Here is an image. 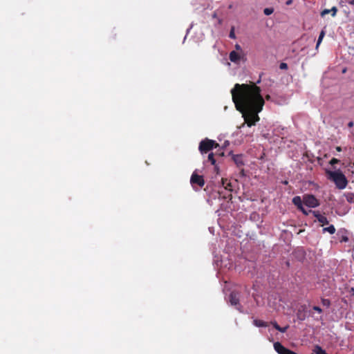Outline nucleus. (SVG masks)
I'll list each match as a JSON object with an SVG mask.
<instances>
[{
	"mask_svg": "<svg viewBox=\"0 0 354 354\" xmlns=\"http://www.w3.org/2000/svg\"><path fill=\"white\" fill-rule=\"evenodd\" d=\"M261 82V77L256 83L251 84H236L231 90L232 100L236 109L243 114L245 122L250 127L255 125L260 118L258 113L261 111L264 105V100L261 95V88L257 84Z\"/></svg>",
	"mask_w": 354,
	"mask_h": 354,
	"instance_id": "nucleus-1",
	"label": "nucleus"
},
{
	"mask_svg": "<svg viewBox=\"0 0 354 354\" xmlns=\"http://www.w3.org/2000/svg\"><path fill=\"white\" fill-rule=\"evenodd\" d=\"M326 173L328 175L329 179L335 183L338 189H343L346 187L348 180L345 175L342 171L339 170L333 171H327Z\"/></svg>",
	"mask_w": 354,
	"mask_h": 354,
	"instance_id": "nucleus-2",
	"label": "nucleus"
},
{
	"mask_svg": "<svg viewBox=\"0 0 354 354\" xmlns=\"http://www.w3.org/2000/svg\"><path fill=\"white\" fill-rule=\"evenodd\" d=\"M217 147H218V144L214 140L205 138L200 142L198 149L203 154Z\"/></svg>",
	"mask_w": 354,
	"mask_h": 354,
	"instance_id": "nucleus-3",
	"label": "nucleus"
},
{
	"mask_svg": "<svg viewBox=\"0 0 354 354\" xmlns=\"http://www.w3.org/2000/svg\"><path fill=\"white\" fill-rule=\"evenodd\" d=\"M240 294L238 292L233 291L229 295V302L236 308L239 312L242 313V306L239 304Z\"/></svg>",
	"mask_w": 354,
	"mask_h": 354,
	"instance_id": "nucleus-4",
	"label": "nucleus"
},
{
	"mask_svg": "<svg viewBox=\"0 0 354 354\" xmlns=\"http://www.w3.org/2000/svg\"><path fill=\"white\" fill-rule=\"evenodd\" d=\"M303 202L308 207L315 208L319 205V202L313 194H305L303 196Z\"/></svg>",
	"mask_w": 354,
	"mask_h": 354,
	"instance_id": "nucleus-5",
	"label": "nucleus"
},
{
	"mask_svg": "<svg viewBox=\"0 0 354 354\" xmlns=\"http://www.w3.org/2000/svg\"><path fill=\"white\" fill-rule=\"evenodd\" d=\"M190 183L193 188L196 189L195 188V185H198L199 187H203L205 185V180L203 176L198 175L196 171H194L191 176Z\"/></svg>",
	"mask_w": 354,
	"mask_h": 354,
	"instance_id": "nucleus-6",
	"label": "nucleus"
},
{
	"mask_svg": "<svg viewBox=\"0 0 354 354\" xmlns=\"http://www.w3.org/2000/svg\"><path fill=\"white\" fill-rule=\"evenodd\" d=\"M303 200L299 196H295L292 198V203L300 210L304 215L307 216L310 213L311 210H306L303 206Z\"/></svg>",
	"mask_w": 354,
	"mask_h": 354,
	"instance_id": "nucleus-7",
	"label": "nucleus"
},
{
	"mask_svg": "<svg viewBox=\"0 0 354 354\" xmlns=\"http://www.w3.org/2000/svg\"><path fill=\"white\" fill-rule=\"evenodd\" d=\"M274 348L278 354H297L295 352L286 348L280 342L274 343Z\"/></svg>",
	"mask_w": 354,
	"mask_h": 354,
	"instance_id": "nucleus-8",
	"label": "nucleus"
},
{
	"mask_svg": "<svg viewBox=\"0 0 354 354\" xmlns=\"http://www.w3.org/2000/svg\"><path fill=\"white\" fill-rule=\"evenodd\" d=\"M307 306L305 304L299 306L297 312V317L300 321H304L308 316Z\"/></svg>",
	"mask_w": 354,
	"mask_h": 354,
	"instance_id": "nucleus-9",
	"label": "nucleus"
},
{
	"mask_svg": "<svg viewBox=\"0 0 354 354\" xmlns=\"http://www.w3.org/2000/svg\"><path fill=\"white\" fill-rule=\"evenodd\" d=\"M244 55V53H240L235 50H232L230 53L229 59L232 62L239 64L241 60L243 59Z\"/></svg>",
	"mask_w": 354,
	"mask_h": 354,
	"instance_id": "nucleus-10",
	"label": "nucleus"
},
{
	"mask_svg": "<svg viewBox=\"0 0 354 354\" xmlns=\"http://www.w3.org/2000/svg\"><path fill=\"white\" fill-rule=\"evenodd\" d=\"M310 213L317 218V220L322 225H328L329 223L328 220L324 216L320 214L319 211H310Z\"/></svg>",
	"mask_w": 354,
	"mask_h": 354,
	"instance_id": "nucleus-11",
	"label": "nucleus"
},
{
	"mask_svg": "<svg viewBox=\"0 0 354 354\" xmlns=\"http://www.w3.org/2000/svg\"><path fill=\"white\" fill-rule=\"evenodd\" d=\"M228 154L232 156L233 161L234 162L237 167H240L244 165L242 154L234 155L232 153V151H230Z\"/></svg>",
	"mask_w": 354,
	"mask_h": 354,
	"instance_id": "nucleus-12",
	"label": "nucleus"
},
{
	"mask_svg": "<svg viewBox=\"0 0 354 354\" xmlns=\"http://www.w3.org/2000/svg\"><path fill=\"white\" fill-rule=\"evenodd\" d=\"M337 9L335 6L333 7L330 10L325 9L321 12V15L324 17L326 14L332 12V16L335 17L337 13Z\"/></svg>",
	"mask_w": 354,
	"mask_h": 354,
	"instance_id": "nucleus-13",
	"label": "nucleus"
},
{
	"mask_svg": "<svg viewBox=\"0 0 354 354\" xmlns=\"http://www.w3.org/2000/svg\"><path fill=\"white\" fill-rule=\"evenodd\" d=\"M253 324L257 327H267L268 324L260 319H254Z\"/></svg>",
	"mask_w": 354,
	"mask_h": 354,
	"instance_id": "nucleus-14",
	"label": "nucleus"
},
{
	"mask_svg": "<svg viewBox=\"0 0 354 354\" xmlns=\"http://www.w3.org/2000/svg\"><path fill=\"white\" fill-rule=\"evenodd\" d=\"M322 232H323V233L328 232L330 234H333L335 232V227H334L333 225H330L328 227H324L322 229Z\"/></svg>",
	"mask_w": 354,
	"mask_h": 354,
	"instance_id": "nucleus-15",
	"label": "nucleus"
},
{
	"mask_svg": "<svg viewBox=\"0 0 354 354\" xmlns=\"http://www.w3.org/2000/svg\"><path fill=\"white\" fill-rule=\"evenodd\" d=\"M325 35H326V31L324 30H322L320 33H319L317 41L316 49L318 48L319 46L322 43V41L323 40V38L324 37Z\"/></svg>",
	"mask_w": 354,
	"mask_h": 354,
	"instance_id": "nucleus-16",
	"label": "nucleus"
},
{
	"mask_svg": "<svg viewBox=\"0 0 354 354\" xmlns=\"http://www.w3.org/2000/svg\"><path fill=\"white\" fill-rule=\"evenodd\" d=\"M346 201L350 203H354V193L348 192L344 194Z\"/></svg>",
	"mask_w": 354,
	"mask_h": 354,
	"instance_id": "nucleus-17",
	"label": "nucleus"
},
{
	"mask_svg": "<svg viewBox=\"0 0 354 354\" xmlns=\"http://www.w3.org/2000/svg\"><path fill=\"white\" fill-rule=\"evenodd\" d=\"M321 301H322V305L326 308H329L330 306V304H331L330 301L328 299L322 298Z\"/></svg>",
	"mask_w": 354,
	"mask_h": 354,
	"instance_id": "nucleus-18",
	"label": "nucleus"
},
{
	"mask_svg": "<svg viewBox=\"0 0 354 354\" xmlns=\"http://www.w3.org/2000/svg\"><path fill=\"white\" fill-rule=\"evenodd\" d=\"M208 160L211 162L212 165H214L216 163V160L214 158V154L213 153H210L208 155Z\"/></svg>",
	"mask_w": 354,
	"mask_h": 354,
	"instance_id": "nucleus-19",
	"label": "nucleus"
},
{
	"mask_svg": "<svg viewBox=\"0 0 354 354\" xmlns=\"http://www.w3.org/2000/svg\"><path fill=\"white\" fill-rule=\"evenodd\" d=\"M348 237L346 235V231L344 230L343 232V234L340 237V242H348Z\"/></svg>",
	"mask_w": 354,
	"mask_h": 354,
	"instance_id": "nucleus-20",
	"label": "nucleus"
},
{
	"mask_svg": "<svg viewBox=\"0 0 354 354\" xmlns=\"http://www.w3.org/2000/svg\"><path fill=\"white\" fill-rule=\"evenodd\" d=\"M274 12V9L272 8H266L263 10V13L268 16L272 14Z\"/></svg>",
	"mask_w": 354,
	"mask_h": 354,
	"instance_id": "nucleus-21",
	"label": "nucleus"
},
{
	"mask_svg": "<svg viewBox=\"0 0 354 354\" xmlns=\"http://www.w3.org/2000/svg\"><path fill=\"white\" fill-rule=\"evenodd\" d=\"M235 49H236V50H235V51H236V52H239V53H243V50H242L241 46L239 44H236L235 45Z\"/></svg>",
	"mask_w": 354,
	"mask_h": 354,
	"instance_id": "nucleus-22",
	"label": "nucleus"
},
{
	"mask_svg": "<svg viewBox=\"0 0 354 354\" xmlns=\"http://www.w3.org/2000/svg\"><path fill=\"white\" fill-rule=\"evenodd\" d=\"M229 37L232 39H235L236 36H235L234 28H232V29L230 32V34H229Z\"/></svg>",
	"mask_w": 354,
	"mask_h": 354,
	"instance_id": "nucleus-23",
	"label": "nucleus"
},
{
	"mask_svg": "<svg viewBox=\"0 0 354 354\" xmlns=\"http://www.w3.org/2000/svg\"><path fill=\"white\" fill-rule=\"evenodd\" d=\"M279 68L281 70H286L288 68V64L286 63L282 62L279 65Z\"/></svg>",
	"mask_w": 354,
	"mask_h": 354,
	"instance_id": "nucleus-24",
	"label": "nucleus"
},
{
	"mask_svg": "<svg viewBox=\"0 0 354 354\" xmlns=\"http://www.w3.org/2000/svg\"><path fill=\"white\" fill-rule=\"evenodd\" d=\"M288 328H289V326H288V325H287V326H285V327H281V326H279V328H278V330H279V331H280V332H281V333H285V332H286V330H287V329H288Z\"/></svg>",
	"mask_w": 354,
	"mask_h": 354,
	"instance_id": "nucleus-25",
	"label": "nucleus"
},
{
	"mask_svg": "<svg viewBox=\"0 0 354 354\" xmlns=\"http://www.w3.org/2000/svg\"><path fill=\"white\" fill-rule=\"evenodd\" d=\"M313 309L314 310L317 311L318 313H322V312H323L322 309L320 307L317 306H313Z\"/></svg>",
	"mask_w": 354,
	"mask_h": 354,
	"instance_id": "nucleus-26",
	"label": "nucleus"
},
{
	"mask_svg": "<svg viewBox=\"0 0 354 354\" xmlns=\"http://www.w3.org/2000/svg\"><path fill=\"white\" fill-rule=\"evenodd\" d=\"M339 162V160H337V158H332L330 161V165H334V164H336V163H338Z\"/></svg>",
	"mask_w": 354,
	"mask_h": 354,
	"instance_id": "nucleus-27",
	"label": "nucleus"
},
{
	"mask_svg": "<svg viewBox=\"0 0 354 354\" xmlns=\"http://www.w3.org/2000/svg\"><path fill=\"white\" fill-rule=\"evenodd\" d=\"M271 324L273 326V327L276 329V330H278V328H279V325L276 322H271Z\"/></svg>",
	"mask_w": 354,
	"mask_h": 354,
	"instance_id": "nucleus-28",
	"label": "nucleus"
},
{
	"mask_svg": "<svg viewBox=\"0 0 354 354\" xmlns=\"http://www.w3.org/2000/svg\"><path fill=\"white\" fill-rule=\"evenodd\" d=\"M231 187H232L231 183H227L226 184V185L225 186V188L226 189L231 190Z\"/></svg>",
	"mask_w": 354,
	"mask_h": 354,
	"instance_id": "nucleus-29",
	"label": "nucleus"
},
{
	"mask_svg": "<svg viewBox=\"0 0 354 354\" xmlns=\"http://www.w3.org/2000/svg\"><path fill=\"white\" fill-rule=\"evenodd\" d=\"M240 174H241V176H243V177L246 176V175H245V171H244V169H241V171H240Z\"/></svg>",
	"mask_w": 354,
	"mask_h": 354,
	"instance_id": "nucleus-30",
	"label": "nucleus"
},
{
	"mask_svg": "<svg viewBox=\"0 0 354 354\" xmlns=\"http://www.w3.org/2000/svg\"><path fill=\"white\" fill-rule=\"evenodd\" d=\"M227 179L222 178L221 182H222V184H223V185L224 187H225V186L226 185V184L227 183Z\"/></svg>",
	"mask_w": 354,
	"mask_h": 354,
	"instance_id": "nucleus-31",
	"label": "nucleus"
},
{
	"mask_svg": "<svg viewBox=\"0 0 354 354\" xmlns=\"http://www.w3.org/2000/svg\"><path fill=\"white\" fill-rule=\"evenodd\" d=\"M230 145V142L228 140H226L224 142V145L223 146V147H226L227 146H228Z\"/></svg>",
	"mask_w": 354,
	"mask_h": 354,
	"instance_id": "nucleus-32",
	"label": "nucleus"
},
{
	"mask_svg": "<svg viewBox=\"0 0 354 354\" xmlns=\"http://www.w3.org/2000/svg\"><path fill=\"white\" fill-rule=\"evenodd\" d=\"M292 3V0H288L286 3L287 6H290Z\"/></svg>",
	"mask_w": 354,
	"mask_h": 354,
	"instance_id": "nucleus-33",
	"label": "nucleus"
},
{
	"mask_svg": "<svg viewBox=\"0 0 354 354\" xmlns=\"http://www.w3.org/2000/svg\"><path fill=\"white\" fill-rule=\"evenodd\" d=\"M353 124H353V122L351 121V122H349L348 123V127H350V128H351V127H353Z\"/></svg>",
	"mask_w": 354,
	"mask_h": 354,
	"instance_id": "nucleus-34",
	"label": "nucleus"
},
{
	"mask_svg": "<svg viewBox=\"0 0 354 354\" xmlns=\"http://www.w3.org/2000/svg\"><path fill=\"white\" fill-rule=\"evenodd\" d=\"M212 18H214V19L217 18V14H216V12H214L212 14Z\"/></svg>",
	"mask_w": 354,
	"mask_h": 354,
	"instance_id": "nucleus-35",
	"label": "nucleus"
},
{
	"mask_svg": "<svg viewBox=\"0 0 354 354\" xmlns=\"http://www.w3.org/2000/svg\"><path fill=\"white\" fill-rule=\"evenodd\" d=\"M348 3L351 6H354V0H351L348 1Z\"/></svg>",
	"mask_w": 354,
	"mask_h": 354,
	"instance_id": "nucleus-36",
	"label": "nucleus"
},
{
	"mask_svg": "<svg viewBox=\"0 0 354 354\" xmlns=\"http://www.w3.org/2000/svg\"><path fill=\"white\" fill-rule=\"evenodd\" d=\"M336 150L337 151H342V147H336Z\"/></svg>",
	"mask_w": 354,
	"mask_h": 354,
	"instance_id": "nucleus-37",
	"label": "nucleus"
},
{
	"mask_svg": "<svg viewBox=\"0 0 354 354\" xmlns=\"http://www.w3.org/2000/svg\"><path fill=\"white\" fill-rule=\"evenodd\" d=\"M266 100H269L270 99V96L269 95H267L266 96Z\"/></svg>",
	"mask_w": 354,
	"mask_h": 354,
	"instance_id": "nucleus-38",
	"label": "nucleus"
},
{
	"mask_svg": "<svg viewBox=\"0 0 354 354\" xmlns=\"http://www.w3.org/2000/svg\"><path fill=\"white\" fill-rule=\"evenodd\" d=\"M351 292H352V294L354 295V288H351Z\"/></svg>",
	"mask_w": 354,
	"mask_h": 354,
	"instance_id": "nucleus-39",
	"label": "nucleus"
},
{
	"mask_svg": "<svg viewBox=\"0 0 354 354\" xmlns=\"http://www.w3.org/2000/svg\"><path fill=\"white\" fill-rule=\"evenodd\" d=\"M218 24H221V23H222V20L219 19L218 20Z\"/></svg>",
	"mask_w": 354,
	"mask_h": 354,
	"instance_id": "nucleus-40",
	"label": "nucleus"
},
{
	"mask_svg": "<svg viewBox=\"0 0 354 354\" xmlns=\"http://www.w3.org/2000/svg\"><path fill=\"white\" fill-rule=\"evenodd\" d=\"M218 155L221 156H224V153L223 152H221V153H218Z\"/></svg>",
	"mask_w": 354,
	"mask_h": 354,
	"instance_id": "nucleus-41",
	"label": "nucleus"
},
{
	"mask_svg": "<svg viewBox=\"0 0 354 354\" xmlns=\"http://www.w3.org/2000/svg\"><path fill=\"white\" fill-rule=\"evenodd\" d=\"M283 184L287 185V184H288V181H287V180H285V181L283 182Z\"/></svg>",
	"mask_w": 354,
	"mask_h": 354,
	"instance_id": "nucleus-42",
	"label": "nucleus"
}]
</instances>
